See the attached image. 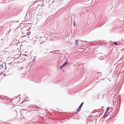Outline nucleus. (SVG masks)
<instances>
[{
  "label": "nucleus",
  "instance_id": "f257e3e1",
  "mask_svg": "<svg viewBox=\"0 0 124 124\" xmlns=\"http://www.w3.org/2000/svg\"><path fill=\"white\" fill-rule=\"evenodd\" d=\"M67 64V62H65L62 66L60 67V69H62V68H64Z\"/></svg>",
  "mask_w": 124,
  "mask_h": 124
},
{
  "label": "nucleus",
  "instance_id": "f03ea898",
  "mask_svg": "<svg viewBox=\"0 0 124 124\" xmlns=\"http://www.w3.org/2000/svg\"><path fill=\"white\" fill-rule=\"evenodd\" d=\"M75 44L76 45L78 44V41L77 40H75Z\"/></svg>",
  "mask_w": 124,
  "mask_h": 124
},
{
  "label": "nucleus",
  "instance_id": "7ed1b4c3",
  "mask_svg": "<svg viewBox=\"0 0 124 124\" xmlns=\"http://www.w3.org/2000/svg\"><path fill=\"white\" fill-rule=\"evenodd\" d=\"M81 109H79V108L78 109H77L76 110V112L77 113H78L80 110Z\"/></svg>",
  "mask_w": 124,
  "mask_h": 124
},
{
  "label": "nucleus",
  "instance_id": "20e7f679",
  "mask_svg": "<svg viewBox=\"0 0 124 124\" xmlns=\"http://www.w3.org/2000/svg\"><path fill=\"white\" fill-rule=\"evenodd\" d=\"M31 33V32L29 31L27 33V35H29Z\"/></svg>",
  "mask_w": 124,
  "mask_h": 124
},
{
  "label": "nucleus",
  "instance_id": "39448f33",
  "mask_svg": "<svg viewBox=\"0 0 124 124\" xmlns=\"http://www.w3.org/2000/svg\"><path fill=\"white\" fill-rule=\"evenodd\" d=\"M83 102H82L81 104V105H80V106L81 107H82L83 105Z\"/></svg>",
  "mask_w": 124,
  "mask_h": 124
},
{
  "label": "nucleus",
  "instance_id": "423d86ee",
  "mask_svg": "<svg viewBox=\"0 0 124 124\" xmlns=\"http://www.w3.org/2000/svg\"><path fill=\"white\" fill-rule=\"evenodd\" d=\"M109 108H107V111H106V112H108V110H109Z\"/></svg>",
  "mask_w": 124,
  "mask_h": 124
},
{
  "label": "nucleus",
  "instance_id": "0eeeda50",
  "mask_svg": "<svg viewBox=\"0 0 124 124\" xmlns=\"http://www.w3.org/2000/svg\"><path fill=\"white\" fill-rule=\"evenodd\" d=\"M114 43L116 45H118V44L117 43H116V42H114Z\"/></svg>",
  "mask_w": 124,
  "mask_h": 124
},
{
  "label": "nucleus",
  "instance_id": "6e6552de",
  "mask_svg": "<svg viewBox=\"0 0 124 124\" xmlns=\"http://www.w3.org/2000/svg\"><path fill=\"white\" fill-rule=\"evenodd\" d=\"M81 108H82L80 106H79V107L78 108H79V109H81Z\"/></svg>",
  "mask_w": 124,
  "mask_h": 124
},
{
  "label": "nucleus",
  "instance_id": "1a4fd4ad",
  "mask_svg": "<svg viewBox=\"0 0 124 124\" xmlns=\"http://www.w3.org/2000/svg\"><path fill=\"white\" fill-rule=\"evenodd\" d=\"M23 55L24 56H27V55L26 54H23Z\"/></svg>",
  "mask_w": 124,
  "mask_h": 124
},
{
  "label": "nucleus",
  "instance_id": "9d476101",
  "mask_svg": "<svg viewBox=\"0 0 124 124\" xmlns=\"http://www.w3.org/2000/svg\"><path fill=\"white\" fill-rule=\"evenodd\" d=\"M74 26H75L76 25V23H75V22H74Z\"/></svg>",
  "mask_w": 124,
  "mask_h": 124
},
{
  "label": "nucleus",
  "instance_id": "9b49d317",
  "mask_svg": "<svg viewBox=\"0 0 124 124\" xmlns=\"http://www.w3.org/2000/svg\"><path fill=\"white\" fill-rule=\"evenodd\" d=\"M5 75H5V74H4V76H5Z\"/></svg>",
  "mask_w": 124,
  "mask_h": 124
}]
</instances>
